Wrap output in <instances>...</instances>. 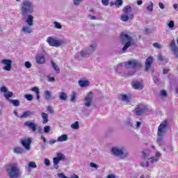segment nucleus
<instances>
[{"label": "nucleus", "mask_w": 178, "mask_h": 178, "mask_svg": "<svg viewBox=\"0 0 178 178\" xmlns=\"http://www.w3.org/2000/svg\"><path fill=\"white\" fill-rule=\"evenodd\" d=\"M120 40L122 44H124V47L122 49V52H126L130 47L136 44V40L134 38L127 33L122 32L120 34Z\"/></svg>", "instance_id": "1"}, {"label": "nucleus", "mask_w": 178, "mask_h": 178, "mask_svg": "<svg viewBox=\"0 0 178 178\" xmlns=\"http://www.w3.org/2000/svg\"><path fill=\"white\" fill-rule=\"evenodd\" d=\"M34 3L30 0H24L21 4L22 16L26 17L27 15H31L34 12Z\"/></svg>", "instance_id": "2"}, {"label": "nucleus", "mask_w": 178, "mask_h": 178, "mask_svg": "<svg viewBox=\"0 0 178 178\" xmlns=\"http://www.w3.org/2000/svg\"><path fill=\"white\" fill-rule=\"evenodd\" d=\"M6 170L10 178L20 177L22 172L20 171V167L19 166V163H13L9 164L7 166Z\"/></svg>", "instance_id": "3"}, {"label": "nucleus", "mask_w": 178, "mask_h": 178, "mask_svg": "<svg viewBox=\"0 0 178 178\" xmlns=\"http://www.w3.org/2000/svg\"><path fill=\"white\" fill-rule=\"evenodd\" d=\"M168 124V122L166 121H164L162 122L158 128L157 131V138H156V143L159 144V147L162 145L163 143V134H165V130L166 129V126Z\"/></svg>", "instance_id": "4"}, {"label": "nucleus", "mask_w": 178, "mask_h": 178, "mask_svg": "<svg viewBox=\"0 0 178 178\" xmlns=\"http://www.w3.org/2000/svg\"><path fill=\"white\" fill-rule=\"evenodd\" d=\"M47 42L50 47H56L58 48L62 47V45H66V40L65 39H56L52 37H49L47 40Z\"/></svg>", "instance_id": "5"}, {"label": "nucleus", "mask_w": 178, "mask_h": 178, "mask_svg": "<svg viewBox=\"0 0 178 178\" xmlns=\"http://www.w3.org/2000/svg\"><path fill=\"white\" fill-rule=\"evenodd\" d=\"M123 65H124L127 69H135V67H140V66H141V62L138 61V60L132 59L124 63H120L118 67H120V66H123Z\"/></svg>", "instance_id": "6"}, {"label": "nucleus", "mask_w": 178, "mask_h": 178, "mask_svg": "<svg viewBox=\"0 0 178 178\" xmlns=\"http://www.w3.org/2000/svg\"><path fill=\"white\" fill-rule=\"evenodd\" d=\"M111 152L115 156H119L121 159H124L129 156V152H124L123 148L112 147Z\"/></svg>", "instance_id": "7"}, {"label": "nucleus", "mask_w": 178, "mask_h": 178, "mask_svg": "<svg viewBox=\"0 0 178 178\" xmlns=\"http://www.w3.org/2000/svg\"><path fill=\"white\" fill-rule=\"evenodd\" d=\"M66 156L63 153L58 152L56 154V157L53 159V165L54 169H59V162L60 161H65Z\"/></svg>", "instance_id": "8"}, {"label": "nucleus", "mask_w": 178, "mask_h": 178, "mask_svg": "<svg viewBox=\"0 0 178 178\" xmlns=\"http://www.w3.org/2000/svg\"><path fill=\"white\" fill-rule=\"evenodd\" d=\"M135 113L136 115L138 116H141L145 112H147L148 111V106L144 105V104H139L137 106V107L135 108Z\"/></svg>", "instance_id": "9"}, {"label": "nucleus", "mask_w": 178, "mask_h": 178, "mask_svg": "<svg viewBox=\"0 0 178 178\" xmlns=\"http://www.w3.org/2000/svg\"><path fill=\"white\" fill-rule=\"evenodd\" d=\"M92 99H94V93H92V92H89L87 96L84 98V104L86 108H90V106H91Z\"/></svg>", "instance_id": "10"}, {"label": "nucleus", "mask_w": 178, "mask_h": 178, "mask_svg": "<svg viewBox=\"0 0 178 178\" xmlns=\"http://www.w3.org/2000/svg\"><path fill=\"white\" fill-rule=\"evenodd\" d=\"M170 51L173 52V54L175 56V58H178V47L176 45V41L172 40L169 44Z\"/></svg>", "instance_id": "11"}, {"label": "nucleus", "mask_w": 178, "mask_h": 178, "mask_svg": "<svg viewBox=\"0 0 178 178\" xmlns=\"http://www.w3.org/2000/svg\"><path fill=\"white\" fill-rule=\"evenodd\" d=\"M80 56H81V58H90V56H91V54L88 52V50H87V49H85L81 52L76 53L74 56V58L76 59H80Z\"/></svg>", "instance_id": "12"}, {"label": "nucleus", "mask_w": 178, "mask_h": 178, "mask_svg": "<svg viewBox=\"0 0 178 178\" xmlns=\"http://www.w3.org/2000/svg\"><path fill=\"white\" fill-rule=\"evenodd\" d=\"M1 63L3 65H6V66L3 67V70H6L7 72H10L12 70V60L9 59H3L1 60Z\"/></svg>", "instance_id": "13"}, {"label": "nucleus", "mask_w": 178, "mask_h": 178, "mask_svg": "<svg viewBox=\"0 0 178 178\" xmlns=\"http://www.w3.org/2000/svg\"><path fill=\"white\" fill-rule=\"evenodd\" d=\"M21 144L26 149V151H30L31 146V138H28L21 140Z\"/></svg>", "instance_id": "14"}, {"label": "nucleus", "mask_w": 178, "mask_h": 178, "mask_svg": "<svg viewBox=\"0 0 178 178\" xmlns=\"http://www.w3.org/2000/svg\"><path fill=\"white\" fill-rule=\"evenodd\" d=\"M24 125L25 127H29L33 133L37 131V124L32 122L31 121H26Z\"/></svg>", "instance_id": "15"}, {"label": "nucleus", "mask_w": 178, "mask_h": 178, "mask_svg": "<svg viewBox=\"0 0 178 178\" xmlns=\"http://www.w3.org/2000/svg\"><path fill=\"white\" fill-rule=\"evenodd\" d=\"M0 90L1 91V92L4 93V97L6 98V99H9V98L13 97V92L8 91V88L5 86H2L0 88Z\"/></svg>", "instance_id": "16"}, {"label": "nucleus", "mask_w": 178, "mask_h": 178, "mask_svg": "<svg viewBox=\"0 0 178 178\" xmlns=\"http://www.w3.org/2000/svg\"><path fill=\"white\" fill-rule=\"evenodd\" d=\"M152 62H154V57L152 56H149L146 59V61L145 63V72H148V70L151 69V65H152Z\"/></svg>", "instance_id": "17"}, {"label": "nucleus", "mask_w": 178, "mask_h": 178, "mask_svg": "<svg viewBox=\"0 0 178 178\" xmlns=\"http://www.w3.org/2000/svg\"><path fill=\"white\" fill-rule=\"evenodd\" d=\"M35 62L38 65H42L45 63V57L44 56V54H39L35 56Z\"/></svg>", "instance_id": "18"}, {"label": "nucleus", "mask_w": 178, "mask_h": 178, "mask_svg": "<svg viewBox=\"0 0 178 178\" xmlns=\"http://www.w3.org/2000/svg\"><path fill=\"white\" fill-rule=\"evenodd\" d=\"M24 17H25L26 22L29 27H33V26H34V17H33V15L28 14Z\"/></svg>", "instance_id": "19"}, {"label": "nucleus", "mask_w": 178, "mask_h": 178, "mask_svg": "<svg viewBox=\"0 0 178 178\" xmlns=\"http://www.w3.org/2000/svg\"><path fill=\"white\" fill-rule=\"evenodd\" d=\"M86 49L90 54H94V52H95V49H97V43H91L88 44Z\"/></svg>", "instance_id": "20"}, {"label": "nucleus", "mask_w": 178, "mask_h": 178, "mask_svg": "<svg viewBox=\"0 0 178 178\" xmlns=\"http://www.w3.org/2000/svg\"><path fill=\"white\" fill-rule=\"evenodd\" d=\"M133 19H134V15L133 14L129 15V16L127 14L120 16L122 22H129V20H133Z\"/></svg>", "instance_id": "21"}, {"label": "nucleus", "mask_w": 178, "mask_h": 178, "mask_svg": "<svg viewBox=\"0 0 178 178\" xmlns=\"http://www.w3.org/2000/svg\"><path fill=\"white\" fill-rule=\"evenodd\" d=\"M132 87L134 90H143V88H144V86L140 81L132 82Z\"/></svg>", "instance_id": "22"}, {"label": "nucleus", "mask_w": 178, "mask_h": 178, "mask_svg": "<svg viewBox=\"0 0 178 178\" xmlns=\"http://www.w3.org/2000/svg\"><path fill=\"white\" fill-rule=\"evenodd\" d=\"M160 157H161V153L159 152H156L155 156L150 157L149 159L150 160L151 163H155L159 161Z\"/></svg>", "instance_id": "23"}, {"label": "nucleus", "mask_w": 178, "mask_h": 178, "mask_svg": "<svg viewBox=\"0 0 178 178\" xmlns=\"http://www.w3.org/2000/svg\"><path fill=\"white\" fill-rule=\"evenodd\" d=\"M121 99L122 102H125V104H129L130 103V101H131V97L127 95H120Z\"/></svg>", "instance_id": "24"}, {"label": "nucleus", "mask_w": 178, "mask_h": 178, "mask_svg": "<svg viewBox=\"0 0 178 178\" xmlns=\"http://www.w3.org/2000/svg\"><path fill=\"white\" fill-rule=\"evenodd\" d=\"M21 31H22V33H24V34H31V33H33V29H31L30 26L29 25L24 26L21 29Z\"/></svg>", "instance_id": "25"}, {"label": "nucleus", "mask_w": 178, "mask_h": 178, "mask_svg": "<svg viewBox=\"0 0 178 178\" xmlns=\"http://www.w3.org/2000/svg\"><path fill=\"white\" fill-rule=\"evenodd\" d=\"M44 97L47 101H51V99H52V92L49 90H45L44 92Z\"/></svg>", "instance_id": "26"}, {"label": "nucleus", "mask_w": 178, "mask_h": 178, "mask_svg": "<svg viewBox=\"0 0 178 178\" xmlns=\"http://www.w3.org/2000/svg\"><path fill=\"white\" fill-rule=\"evenodd\" d=\"M69 140V136L67 134H63L58 137L57 141L60 143H63L65 141H67Z\"/></svg>", "instance_id": "27"}, {"label": "nucleus", "mask_w": 178, "mask_h": 178, "mask_svg": "<svg viewBox=\"0 0 178 178\" xmlns=\"http://www.w3.org/2000/svg\"><path fill=\"white\" fill-rule=\"evenodd\" d=\"M131 12H132V9H131V6H127L122 8V13H124V15H130Z\"/></svg>", "instance_id": "28"}, {"label": "nucleus", "mask_w": 178, "mask_h": 178, "mask_svg": "<svg viewBox=\"0 0 178 178\" xmlns=\"http://www.w3.org/2000/svg\"><path fill=\"white\" fill-rule=\"evenodd\" d=\"M31 91H33V92H35L36 99L37 101H40V89L38 88V87L35 86L33 88H31Z\"/></svg>", "instance_id": "29"}, {"label": "nucleus", "mask_w": 178, "mask_h": 178, "mask_svg": "<svg viewBox=\"0 0 178 178\" xmlns=\"http://www.w3.org/2000/svg\"><path fill=\"white\" fill-rule=\"evenodd\" d=\"M33 115V113L30 111H26L22 113V115L19 116V119H26V118H29V116H31Z\"/></svg>", "instance_id": "30"}, {"label": "nucleus", "mask_w": 178, "mask_h": 178, "mask_svg": "<svg viewBox=\"0 0 178 178\" xmlns=\"http://www.w3.org/2000/svg\"><path fill=\"white\" fill-rule=\"evenodd\" d=\"M14 154H17L18 155H20L24 152V150L22 149L20 147H15L13 149Z\"/></svg>", "instance_id": "31"}, {"label": "nucleus", "mask_w": 178, "mask_h": 178, "mask_svg": "<svg viewBox=\"0 0 178 178\" xmlns=\"http://www.w3.org/2000/svg\"><path fill=\"white\" fill-rule=\"evenodd\" d=\"M79 85L80 87H88L90 86V81L80 80L79 81Z\"/></svg>", "instance_id": "32"}, {"label": "nucleus", "mask_w": 178, "mask_h": 178, "mask_svg": "<svg viewBox=\"0 0 178 178\" xmlns=\"http://www.w3.org/2000/svg\"><path fill=\"white\" fill-rule=\"evenodd\" d=\"M41 117L43 120L42 122L43 124H47V122L49 121L48 114H47L46 113H42Z\"/></svg>", "instance_id": "33"}, {"label": "nucleus", "mask_w": 178, "mask_h": 178, "mask_svg": "<svg viewBox=\"0 0 178 178\" xmlns=\"http://www.w3.org/2000/svg\"><path fill=\"white\" fill-rule=\"evenodd\" d=\"M124 123L127 127H129V129H133V123H131V119L128 118L124 121Z\"/></svg>", "instance_id": "34"}, {"label": "nucleus", "mask_w": 178, "mask_h": 178, "mask_svg": "<svg viewBox=\"0 0 178 178\" xmlns=\"http://www.w3.org/2000/svg\"><path fill=\"white\" fill-rule=\"evenodd\" d=\"M51 63L52 67H53V69H54L55 72H56V73H59V72H60V69H59V67L58 66V65H56V63L55 62H54V60H51Z\"/></svg>", "instance_id": "35"}, {"label": "nucleus", "mask_w": 178, "mask_h": 178, "mask_svg": "<svg viewBox=\"0 0 178 178\" xmlns=\"http://www.w3.org/2000/svg\"><path fill=\"white\" fill-rule=\"evenodd\" d=\"M59 98L61 101H66V99H67V94L65 92H62L60 93Z\"/></svg>", "instance_id": "36"}, {"label": "nucleus", "mask_w": 178, "mask_h": 178, "mask_svg": "<svg viewBox=\"0 0 178 178\" xmlns=\"http://www.w3.org/2000/svg\"><path fill=\"white\" fill-rule=\"evenodd\" d=\"M71 127L74 130H79V129L80 128V125L79 124V122L76 121L74 124H72Z\"/></svg>", "instance_id": "37"}, {"label": "nucleus", "mask_w": 178, "mask_h": 178, "mask_svg": "<svg viewBox=\"0 0 178 178\" xmlns=\"http://www.w3.org/2000/svg\"><path fill=\"white\" fill-rule=\"evenodd\" d=\"M9 101L14 106H19L20 105V102L17 99H10Z\"/></svg>", "instance_id": "38"}, {"label": "nucleus", "mask_w": 178, "mask_h": 178, "mask_svg": "<svg viewBox=\"0 0 178 178\" xmlns=\"http://www.w3.org/2000/svg\"><path fill=\"white\" fill-rule=\"evenodd\" d=\"M55 29H58V30H62V24L58 22H54Z\"/></svg>", "instance_id": "39"}, {"label": "nucleus", "mask_w": 178, "mask_h": 178, "mask_svg": "<svg viewBox=\"0 0 178 178\" xmlns=\"http://www.w3.org/2000/svg\"><path fill=\"white\" fill-rule=\"evenodd\" d=\"M77 94L76 92H73L72 94L71 95V98H70V102H76V97Z\"/></svg>", "instance_id": "40"}, {"label": "nucleus", "mask_w": 178, "mask_h": 178, "mask_svg": "<svg viewBox=\"0 0 178 178\" xmlns=\"http://www.w3.org/2000/svg\"><path fill=\"white\" fill-rule=\"evenodd\" d=\"M29 168L31 169H34L37 168V164H35V162L31 161L29 163Z\"/></svg>", "instance_id": "41"}, {"label": "nucleus", "mask_w": 178, "mask_h": 178, "mask_svg": "<svg viewBox=\"0 0 178 178\" xmlns=\"http://www.w3.org/2000/svg\"><path fill=\"white\" fill-rule=\"evenodd\" d=\"M134 71H129L127 73H124L123 76L124 77H129L130 76H134Z\"/></svg>", "instance_id": "42"}, {"label": "nucleus", "mask_w": 178, "mask_h": 178, "mask_svg": "<svg viewBox=\"0 0 178 178\" xmlns=\"http://www.w3.org/2000/svg\"><path fill=\"white\" fill-rule=\"evenodd\" d=\"M147 10L149 12L154 10V3H152V1H150V5L147 7Z\"/></svg>", "instance_id": "43"}, {"label": "nucleus", "mask_w": 178, "mask_h": 178, "mask_svg": "<svg viewBox=\"0 0 178 178\" xmlns=\"http://www.w3.org/2000/svg\"><path fill=\"white\" fill-rule=\"evenodd\" d=\"M123 5V0H116L115 1V6L118 8H120V6H122Z\"/></svg>", "instance_id": "44"}, {"label": "nucleus", "mask_w": 178, "mask_h": 178, "mask_svg": "<svg viewBox=\"0 0 178 178\" xmlns=\"http://www.w3.org/2000/svg\"><path fill=\"white\" fill-rule=\"evenodd\" d=\"M24 98L27 99V101H33V95L31 94H28L24 95Z\"/></svg>", "instance_id": "45"}, {"label": "nucleus", "mask_w": 178, "mask_h": 178, "mask_svg": "<svg viewBox=\"0 0 178 178\" xmlns=\"http://www.w3.org/2000/svg\"><path fill=\"white\" fill-rule=\"evenodd\" d=\"M81 2H83V0H73L74 6H79Z\"/></svg>", "instance_id": "46"}, {"label": "nucleus", "mask_w": 178, "mask_h": 178, "mask_svg": "<svg viewBox=\"0 0 178 178\" xmlns=\"http://www.w3.org/2000/svg\"><path fill=\"white\" fill-rule=\"evenodd\" d=\"M49 131H51V127H50V126H48V125H46V126L44 127V133H49Z\"/></svg>", "instance_id": "47"}, {"label": "nucleus", "mask_w": 178, "mask_h": 178, "mask_svg": "<svg viewBox=\"0 0 178 178\" xmlns=\"http://www.w3.org/2000/svg\"><path fill=\"white\" fill-rule=\"evenodd\" d=\"M44 163L45 166H51V161L48 159H44Z\"/></svg>", "instance_id": "48"}, {"label": "nucleus", "mask_w": 178, "mask_h": 178, "mask_svg": "<svg viewBox=\"0 0 178 178\" xmlns=\"http://www.w3.org/2000/svg\"><path fill=\"white\" fill-rule=\"evenodd\" d=\"M47 109V112H49L51 114L54 113V108L51 106H48Z\"/></svg>", "instance_id": "49"}, {"label": "nucleus", "mask_w": 178, "mask_h": 178, "mask_svg": "<svg viewBox=\"0 0 178 178\" xmlns=\"http://www.w3.org/2000/svg\"><path fill=\"white\" fill-rule=\"evenodd\" d=\"M153 47H154V48H157V49L162 48V45H161V44H159L158 42L153 43Z\"/></svg>", "instance_id": "50"}, {"label": "nucleus", "mask_w": 178, "mask_h": 178, "mask_svg": "<svg viewBox=\"0 0 178 178\" xmlns=\"http://www.w3.org/2000/svg\"><path fill=\"white\" fill-rule=\"evenodd\" d=\"M140 166H142V168H148V166H149V163L148 161L145 163H140Z\"/></svg>", "instance_id": "51"}, {"label": "nucleus", "mask_w": 178, "mask_h": 178, "mask_svg": "<svg viewBox=\"0 0 178 178\" xmlns=\"http://www.w3.org/2000/svg\"><path fill=\"white\" fill-rule=\"evenodd\" d=\"M158 60H161V62H163L165 60V56H162V54H159L157 56Z\"/></svg>", "instance_id": "52"}, {"label": "nucleus", "mask_w": 178, "mask_h": 178, "mask_svg": "<svg viewBox=\"0 0 178 178\" xmlns=\"http://www.w3.org/2000/svg\"><path fill=\"white\" fill-rule=\"evenodd\" d=\"M32 64L31 63L26 61L25 62V67H26V69H30V67H31Z\"/></svg>", "instance_id": "53"}, {"label": "nucleus", "mask_w": 178, "mask_h": 178, "mask_svg": "<svg viewBox=\"0 0 178 178\" xmlns=\"http://www.w3.org/2000/svg\"><path fill=\"white\" fill-rule=\"evenodd\" d=\"M90 166L91 168H94L95 169H98V168H99V165L95 164V163H90Z\"/></svg>", "instance_id": "54"}, {"label": "nucleus", "mask_w": 178, "mask_h": 178, "mask_svg": "<svg viewBox=\"0 0 178 178\" xmlns=\"http://www.w3.org/2000/svg\"><path fill=\"white\" fill-rule=\"evenodd\" d=\"M102 5L108 6L109 5V0H102Z\"/></svg>", "instance_id": "55"}, {"label": "nucleus", "mask_w": 178, "mask_h": 178, "mask_svg": "<svg viewBox=\"0 0 178 178\" xmlns=\"http://www.w3.org/2000/svg\"><path fill=\"white\" fill-rule=\"evenodd\" d=\"M168 27H170V29H173L175 27V22L170 21L168 23Z\"/></svg>", "instance_id": "56"}, {"label": "nucleus", "mask_w": 178, "mask_h": 178, "mask_svg": "<svg viewBox=\"0 0 178 178\" xmlns=\"http://www.w3.org/2000/svg\"><path fill=\"white\" fill-rule=\"evenodd\" d=\"M57 176L59 178H69L68 177H66V175H65L63 173H58Z\"/></svg>", "instance_id": "57"}, {"label": "nucleus", "mask_w": 178, "mask_h": 178, "mask_svg": "<svg viewBox=\"0 0 178 178\" xmlns=\"http://www.w3.org/2000/svg\"><path fill=\"white\" fill-rule=\"evenodd\" d=\"M160 95H161V97H168V93L165 92V90H161Z\"/></svg>", "instance_id": "58"}, {"label": "nucleus", "mask_w": 178, "mask_h": 178, "mask_svg": "<svg viewBox=\"0 0 178 178\" xmlns=\"http://www.w3.org/2000/svg\"><path fill=\"white\" fill-rule=\"evenodd\" d=\"M88 17H89L90 19V20H96L97 17L94 16V15H88Z\"/></svg>", "instance_id": "59"}, {"label": "nucleus", "mask_w": 178, "mask_h": 178, "mask_svg": "<svg viewBox=\"0 0 178 178\" xmlns=\"http://www.w3.org/2000/svg\"><path fill=\"white\" fill-rule=\"evenodd\" d=\"M159 8L160 9H165V6H163V3H159Z\"/></svg>", "instance_id": "60"}, {"label": "nucleus", "mask_w": 178, "mask_h": 178, "mask_svg": "<svg viewBox=\"0 0 178 178\" xmlns=\"http://www.w3.org/2000/svg\"><path fill=\"white\" fill-rule=\"evenodd\" d=\"M48 81H50V82L55 81V77H54V76L49 77Z\"/></svg>", "instance_id": "61"}, {"label": "nucleus", "mask_w": 178, "mask_h": 178, "mask_svg": "<svg viewBox=\"0 0 178 178\" xmlns=\"http://www.w3.org/2000/svg\"><path fill=\"white\" fill-rule=\"evenodd\" d=\"M58 140H55V139H52L51 140H49V144L51 145H52V144H55V143H56Z\"/></svg>", "instance_id": "62"}, {"label": "nucleus", "mask_w": 178, "mask_h": 178, "mask_svg": "<svg viewBox=\"0 0 178 178\" xmlns=\"http://www.w3.org/2000/svg\"><path fill=\"white\" fill-rule=\"evenodd\" d=\"M154 82L156 84V83H159V79H158L157 76H154Z\"/></svg>", "instance_id": "63"}, {"label": "nucleus", "mask_w": 178, "mask_h": 178, "mask_svg": "<svg viewBox=\"0 0 178 178\" xmlns=\"http://www.w3.org/2000/svg\"><path fill=\"white\" fill-rule=\"evenodd\" d=\"M107 178H116V177L114 175H108Z\"/></svg>", "instance_id": "64"}]
</instances>
